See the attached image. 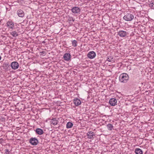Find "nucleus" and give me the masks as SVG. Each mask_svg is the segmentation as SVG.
I'll list each match as a JSON object with an SVG mask.
<instances>
[{
	"instance_id": "1",
	"label": "nucleus",
	"mask_w": 154,
	"mask_h": 154,
	"mask_svg": "<svg viewBox=\"0 0 154 154\" xmlns=\"http://www.w3.org/2000/svg\"><path fill=\"white\" fill-rule=\"evenodd\" d=\"M129 78L128 74L126 73H124L120 75L119 79L121 82L126 83L128 81Z\"/></svg>"
},
{
	"instance_id": "2",
	"label": "nucleus",
	"mask_w": 154,
	"mask_h": 154,
	"mask_svg": "<svg viewBox=\"0 0 154 154\" xmlns=\"http://www.w3.org/2000/svg\"><path fill=\"white\" fill-rule=\"evenodd\" d=\"M134 18V16L130 13H128L123 17L124 20L127 21L132 20Z\"/></svg>"
},
{
	"instance_id": "3",
	"label": "nucleus",
	"mask_w": 154,
	"mask_h": 154,
	"mask_svg": "<svg viewBox=\"0 0 154 154\" xmlns=\"http://www.w3.org/2000/svg\"><path fill=\"white\" fill-rule=\"evenodd\" d=\"M10 66L12 69L15 70L18 68L19 65L17 62L14 61L11 63Z\"/></svg>"
},
{
	"instance_id": "4",
	"label": "nucleus",
	"mask_w": 154,
	"mask_h": 154,
	"mask_svg": "<svg viewBox=\"0 0 154 154\" xmlns=\"http://www.w3.org/2000/svg\"><path fill=\"white\" fill-rule=\"evenodd\" d=\"M29 142L32 145H36L38 143V139L35 137H31L29 140Z\"/></svg>"
},
{
	"instance_id": "5",
	"label": "nucleus",
	"mask_w": 154,
	"mask_h": 154,
	"mask_svg": "<svg viewBox=\"0 0 154 154\" xmlns=\"http://www.w3.org/2000/svg\"><path fill=\"white\" fill-rule=\"evenodd\" d=\"M72 12L75 14H79L81 11V9L79 8L78 7H74L71 9Z\"/></svg>"
},
{
	"instance_id": "6",
	"label": "nucleus",
	"mask_w": 154,
	"mask_h": 154,
	"mask_svg": "<svg viewBox=\"0 0 154 154\" xmlns=\"http://www.w3.org/2000/svg\"><path fill=\"white\" fill-rule=\"evenodd\" d=\"M128 32L125 31L121 30L118 32V35L121 37H125L127 34Z\"/></svg>"
},
{
	"instance_id": "7",
	"label": "nucleus",
	"mask_w": 154,
	"mask_h": 154,
	"mask_svg": "<svg viewBox=\"0 0 154 154\" xmlns=\"http://www.w3.org/2000/svg\"><path fill=\"white\" fill-rule=\"evenodd\" d=\"M96 55L94 51H91L88 53L87 55L88 57L90 59L94 58Z\"/></svg>"
},
{
	"instance_id": "8",
	"label": "nucleus",
	"mask_w": 154,
	"mask_h": 154,
	"mask_svg": "<svg viewBox=\"0 0 154 154\" xmlns=\"http://www.w3.org/2000/svg\"><path fill=\"white\" fill-rule=\"evenodd\" d=\"M117 100L114 98H112L110 99L109 101L110 104L112 106H114L116 104Z\"/></svg>"
},
{
	"instance_id": "9",
	"label": "nucleus",
	"mask_w": 154,
	"mask_h": 154,
	"mask_svg": "<svg viewBox=\"0 0 154 154\" xmlns=\"http://www.w3.org/2000/svg\"><path fill=\"white\" fill-rule=\"evenodd\" d=\"M6 24L8 29H13L14 27V23L12 21H8Z\"/></svg>"
},
{
	"instance_id": "10",
	"label": "nucleus",
	"mask_w": 154,
	"mask_h": 154,
	"mask_svg": "<svg viewBox=\"0 0 154 154\" xmlns=\"http://www.w3.org/2000/svg\"><path fill=\"white\" fill-rule=\"evenodd\" d=\"M88 138L90 139H93L94 137V133L92 131L88 132L87 134Z\"/></svg>"
},
{
	"instance_id": "11",
	"label": "nucleus",
	"mask_w": 154,
	"mask_h": 154,
	"mask_svg": "<svg viewBox=\"0 0 154 154\" xmlns=\"http://www.w3.org/2000/svg\"><path fill=\"white\" fill-rule=\"evenodd\" d=\"M17 14L19 17H23L25 15L24 11L21 9L17 11Z\"/></svg>"
},
{
	"instance_id": "12",
	"label": "nucleus",
	"mask_w": 154,
	"mask_h": 154,
	"mask_svg": "<svg viewBox=\"0 0 154 154\" xmlns=\"http://www.w3.org/2000/svg\"><path fill=\"white\" fill-rule=\"evenodd\" d=\"M71 55L70 54L66 53L63 56V58L65 60L68 61L70 59Z\"/></svg>"
},
{
	"instance_id": "13",
	"label": "nucleus",
	"mask_w": 154,
	"mask_h": 154,
	"mask_svg": "<svg viewBox=\"0 0 154 154\" xmlns=\"http://www.w3.org/2000/svg\"><path fill=\"white\" fill-rule=\"evenodd\" d=\"M73 103L75 106H79L81 103L80 100L78 98L74 99L73 101Z\"/></svg>"
},
{
	"instance_id": "14",
	"label": "nucleus",
	"mask_w": 154,
	"mask_h": 154,
	"mask_svg": "<svg viewBox=\"0 0 154 154\" xmlns=\"http://www.w3.org/2000/svg\"><path fill=\"white\" fill-rule=\"evenodd\" d=\"M51 124L54 125H57L58 122V121L57 119L56 118H53L52 119H51Z\"/></svg>"
},
{
	"instance_id": "15",
	"label": "nucleus",
	"mask_w": 154,
	"mask_h": 154,
	"mask_svg": "<svg viewBox=\"0 0 154 154\" xmlns=\"http://www.w3.org/2000/svg\"><path fill=\"white\" fill-rule=\"evenodd\" d=\"M10 65L9 64V63L5 62L3 64V67L5 69L8 70V69L10 67Z\"/></svg>"
},
{
	"instance_id": "16",
	"label": "nucleus",
	"mask_w": 154,
	"mask_h": 154,
	"mask_svg": "<svg viewBox=\"0 0 154 154\" xmlns=\"http://www.w3.org/2000/svg\"><path fill=\"white\" fill-rule=\"evenodd\" d=\"M36 133L38 134L42 135V134L44 132L43 130L40 128H38L36 129L35 130Z\"/></svg>"
},
{
	"instance_id": "17",
	"label": "nucleus",
	"mask_w": 154,
	"mask_h": 154,
	"mask_svg": "<svg viewBox=\"0 0 154 154\" xmlns=\"http://www.w3.org/2000/svg\"><path fill=\"white\" fill-rule=\"evenodd\" d=\"M135 152L136 154H143V151L139 148H136Z\"/></svg>"
},
{
	"instance_id": "18",
	"label": "nucleus",
	"mask_w": 154,
	"mask_h": 154,
	"mask_svg": "<svg viewBox=\"0 0 154 154\" xmlns=\"http://www.w3.org/2000/svg\"><path fill=\"white\" fill-rule=\"evenodd\" d=\"M73 125V124L72 123L69 122H68L66 125V128H71Z\"/></svg>"
},
{
	"instance_id": "19",
	"label": "nucleus",
	"mask_w": 154,
	"mask_h": 154,
	"mask_svg": "<svg viewBox=\"0 0 154 154\" xmlns=\"http://www.w3.org/2000/svg\"><path fill=\"white\" fill-rule=\"evenodd\" d=\"M106 61L110 62L113 61L114 60L113 59V56H108Z\"/></svg>"
},
{
	"instance_id": "20",
	"label": "nucleus",
	"mask_w": 154,
	"mask_h": 154,
	"mask_svg": "<svg viewBox=\"0 0 154 154\" xmlns=\"http://www.w3.org/2000/svg\"><path fill=\"white\" fill-rule=\"evenodd\" d=\"M107 128L108 130L111 131L113 128V125L111 124H109L107 125Z\"/></svg>"
},
{
	"instance_id": "21",
	"label": "nucleus",
	"mask_w": 154,
	"mask_h": 154,
	"mask_svg": "<svg viewBox=\"0 0 154 154\" xmlns=\"http://www.w3.org/2000/svg\"><path fill=\"white\" fill-rule=\"evenodd\" d=\"M11 34L14 37H16L18 35V34L16 31H14L11 32Z\"/></svg>"
},
{
	"instance_id": "22",
	"label": "nucleus",
	"mask_w": 154,
	"mask_h": 154,
	"mask_svg": "<svg viewBox=\"0 0 154 154\" xmlns=\"http://www.w3.org/2000/svg\"><path fill=\"white\" fill-rule=\"evenodd\" d=\"M77 41L76 40H74L72 41V45L74 47H75L77 46Z\"/></svg>"
},
{
	"instance_id": "23",
	"label": "nucleus",
	"mask_w": 154,
	"mask_h": 154,
	"mask_svg": "<svg viewBox=\"0 0 154 154\" xmlns=\"http://www.w3.org/2000/svg\"><path fill=\"white\" fill-rule=\"evenodd\" d=\"M150 7H152L153 8H154V1L151 2L149 4Z\"/></svg>"
},
{
	"instance_id": "24",
	"label": "nucleus",
	"mask_w": 154,
	"mask_h": 154,
	"mask_svg": "<svg viewBox=\"0 0 154 154\" xmlns=\"http://www.w3.org/2000/svg\"><path fill=\"white\" fill-rule=\"evenodd\" d=\"M68 20L69 21H71L72 20L73 22H74V20L73 19V18L72 17H69L68 19Z\"/></svg>"
},
{
	"instance_id": "25",
	"label": "nucleus",
	"mask_w": 154,
	"mask_h": 154,
	"mask_svg": "<svg viewBox=\"0 0 154 154\" xmlns=\"http://www.w3.org/2000/svg\"><path fill=\"white\" fill-rule=\"evenodd\" d=\"M42 53V54L43 55L45 56L46 54V52L45 51H42V52H41Z\"/></svg>"
},
{
	"instance_id": "26",
	"label": "nucleus",
	"mask_w": 154,
	"mask_h": 154,
	"mask_svg": "<svg viewBox=\"0 0 154 154\" xmlns=\"http://www.w3.org/2000/svg\"><path fill=\"white\" fill-rule=\"evenodd\" d=\"M5 152L6 153H7L6 152H8L9 153V150L8 149H6L5 150Z\"/></svg>"
}]
</instances>
